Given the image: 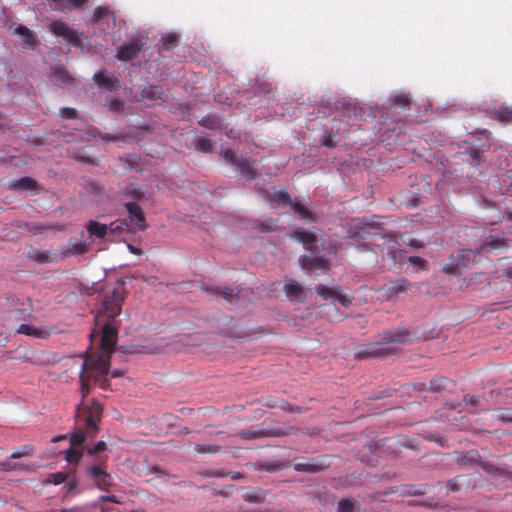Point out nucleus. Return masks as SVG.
I'll return each mask as SVG.
<instances>
[{
    "mask_svg": "<svg viewBox=\"0 0 512 512\" xmlns=\"http://www.w3.org/2000/svg\"><path fill=\"white\" fill-rule=\"evenodd\" d=\"M18 464L12 463L9 459L0 462V471H17Z\"/></svg>",
    "mask_w": 512,
    "mask_h": 512,
    "instance_id": "nucleus-57",
    "label": "nucleus"
},
{
    "mask_svg": "<svg viewBox=\"0 0 512 512\" xmlns=\"http://www.w3.org/2000/svg\"><path fill=\"white\" fill-rule=\"evenodd\" d=\"M125 299V287L123 282H118L112 289H107L104 293L97 319L100 321L102 317L114 319L120 315L122 304Z\"/></svg>",
    "mask_w": 512,
    "mask_h": 512,
    "instance_id": "nucleus-4",
    "label": "nucleus"
},
{
    "mask_svg": "<svg viewBox=\"0 0 512 512\" xmlns=\"http://www.w3.org/2000/svg\"><path fill=\"white\" fill-rule=\"evenodd\" d=\"M242 498L248 503H262L265 501V492L260 488H255L244 492Z\"/></svg>",
    "mask_w": 512,
    "mask_h": 512,
    "instance_id": "nucleus-29",
    "label": "nucleus"
},
{
    "mask_svg": "<svg viewBox=\"0 0 512 512\" xmlns=\"http://www.w3.org/2000/svg\"><path fill=\"white\" fill-rule=\"evenodd\" d=\"M322 145L326 146L328 148H334V147H336L337 143L334 140V137L331 134H329V135H324L323 136V138H322Z\"/></svg>",
    "mask_w": 512,
    "mask_h": 512,
    "instance_id": "nucleus-61",
    "label": "nucleus"
},
{
    "mask_svg": "<svg viewBox=\"0 0 512 512\" xmlns=\"http://www.w3.org/2000/svg\"><path fill=\"white\" fill-rule=\"evenodd\" d=\"M318 296L324 300L332 299L334 302H339L343 307L347 308L352 304V297L344 294L341 287H327L323 284H318L315 287Z\"/></svg>",
    "mask_w": 512,
    "mask_h": 512,
    "instance_id": "nucleus-6",
    "label": "nucleus"
},
{
    "mask_svg": "<svg viewBox=\"0 0 512 512\" xmlns=\"http://www.w3.org/2000/svg\"><path fill=\"white\" fill-rule=\"evenodd\" d=\"M73 158L79 162L87 163V164H94V160L88 156H83L80 154L73 155Z\"/></svg>",
    "mask_w": 512,
    "mask_h": 512,
    "instance_id": "nucleus-64",
    "label": "nucleus"
},
{
    "mask_svg": "<svg viewBox=\"0 0 512 512\" xmlns=\"http://www.w3.org/2000/svg\"><path fill=\"white\" fill-rule=\"evenodd\" d=\"M283 290L290 301L303 298V287L296 280L290 279L287 281Z\"/></svg>",
    "mask_w": 512,
    "mask_h": 512,
    "instance_id": "nucleus-17",
    "label": "nucleus"
},
{
    "mask_svg": "<svg viewBox=\"0 0 512 512\" xmlns=\"http://www.w3.org/2000/svg\"><path fill=\"white\" fill-rule=\"evenodd\" d=\"M237 436H239L242 439L248 440L264 437L266 436V433L263 430L250 429L237 433Z\"/></svg>",
    "mask_w": 512,
    "mask_h": 512,
    "instance_id": "nucleus-42",
    "label": "nucleus"
},
{
    "mask_svg": "<svg viewBox=\"0 0 512 512\" xmlns=\"http://www.w3.org/2000/svg\"><path fill=\"white\" fill-rule=\"evenodd\" d=\"M128 230V223L126 220L117 219L107 225V231L110 234H120Z\"/></svg>",
    "mask_w": 512,
    "mask_h": 512,
    "instance_id": "nucleus-35",
    "label": "nucleus"
},
{
    "mask_svg": "<svg viewBox=\"0 0 512 512\" xmlns=\"http://www.w3.org/2000/svg\"><path fill=\"white\" fill-rule=\"evenodd\" d=\"M49 29L54 35L62 37L68 43L73 45L80 44V38L77 33L62 21L55 20L51 22Z\"/></svg>",
    "mask_w": 512,
    "mask_h": 512,
    "instance_id": "nucleus-9",
    "label": "nucleus"
},
{
    "mask_svg": "<svg viewBox=\"0 0 512 512\" xmlns=\"http://www.w3.org/2000/svg\"><path fill=\"white\" fill-rule=\"evenodd\" d=\"M179 37L176 34H171L163 37V47L164 49H171L172 47L177 45Z\"/></svg>",
    "mask_w": 512,
    "mask_h": 512,
    "instance_id": "nucleus-54",
    "label": "nucleus"
},
{
    "mask_svg": "<svg viewBox=\"0 0 512 512\" xmlns=\"http://www.w3.org/2000/svg\"><path fill=\"white\" fill-rule=\"evenodd\" d=\"M195 148L204 153H210L213 150V143L206 137H199L195 140Z\"/></svg>",
    "mask_w": 512,
    "mask_h": 512,
    "instance_id": "nucleus-38",
    "label": "nucleus"
},
{
    "mask_svg": "<svg viewBox=\"0 0 512 512\" xmlns=\"http://www.w3.org/2000/svg\"><path fill=\"white\" fill-rule=\"evenodd\" d=\"M106 468L102 464L91 465L87 468V474L94 481L99 476H101L102 472L105 471Z\"/></svg>",
    "mask_w": 512,
    "mask_h": 512,
    "instance_id": "nucleus-46",
    "label": "nucleus"
},
{
    "mask_svg": "<svg viewBox=\"0 0 512 512\" xmlns=\"http://www.w3.org/2000/svg\"><path fill=\"white\" fill-rule=\"evenodd\" d=\"M194 450L200 454H205V453L216 454V453L220 452L221 447L218 445H214V444L206 445V444L197 443L194 445Z\"/></svg>",
    "mask_w": 512,
    "mask_h": 512,
    "instance_id": "nucleus-40",
    "label": "nucleus"
},
{
    "mask_svg": "<svg viewBox=\"0 0 512 512\" xmlns=\"http://www.w3.org/2000/svg\"><path fill=\"white\" fill-rule=\"evenodd\" d=\"M199 124L207 129H219L221 126L219 120L216 117L211 116L203 117L199 121Z\"/></svg>",
    "mask_w": 512,
    "mask_h": 512,
    "instance_id": "nucleus-44",
    "label": "nucleus"
},
{
    "mask_svg": "<svg viewBox=\"0 0 512 512\" xmlns=\"http://www.w3.org/2000/svg\"><path fill=\"white\" fill-rule=\"evenodd\" d=\"M234 166L239 170L241 176L245 177L247 180L254 179L255 172L249 160L239 158Z\"/></svg>",
    "mask_w": 512,
    "mask_h": 512,
    "instance_id": "nucleus-28",
    "label": "nucleus"
},
{
    "mask_svg": "<svg viewBox=\"0 0 512 512\" xmlns=\"http://www.w3.org/2000/svg\"><path fill=\"white\" fill-rule=\"evenodd\" d=\"M414 340L411 332L406 328H395L384 331L374 343L359 346L355 351L358 359L386 357L395 354L397 348L394 344H409Z\"/></svg>",
    "mask_w": 512,
    "mask_h": 512,
    "instance_id": "nucleus-1",
    "label": "nucleus"
},
{
    "mask_svg": "<svg viewBox=\"0 0 512 512\" xmlns=\"http://www.w3.org/2000/svg\"><path fill=\"white\" fill-rule=\"evenodd\" d=\"M60 115L66 119L77 118V111L74 108L64 107L60 110Z\"/></svg>",
    "mask_w": 512,
    "mask_h": 512,
    "instance_id": "nucleus-56",
    "label": "nucleus"
},
{
    "mask_svg": "<svg viewBox=\"0 0 512 512\" xmlns=\"http://www.w3.org/2000/svg\"><path fill=\"white\" fill-rule=\"evenodd\" d=\"M291 208L293 211L298 214L302 219H307L312 222H315L317 220V216L314 212L307 209L302 203H300L297 200H293L291 203Z\"/></svg>",
    "mask_w": 512,
    "mask_h": 512,
    "instance_id": "nucleus-27",
    "label": "nucleus"
},
{
    "mask_svg": "<svg viewBox=\"0 0 512 512\" xmlns=\"http://www.w3.org/2000/svg\"><path fill=\"white\" fill-rule=\"evenodd\" d=\"M202 289L208 294H211L216 297H222L229 303H232L234 298L238 297V292H235L234 289L228 286H219L209 283H203Z\"/></svg>",
    "mask_w": 512,
    "mask_h": 512,
    "instance_id": "nucleus-11",
    "label": "nucleus"
},
{
    "mask_svg": "<svg viewBox=\"0 0 512 512\" xmlns=\"http://www.w3.org/2000/svg\"><path fill=\"white\" fill-rule=\"evenodd\" d=\"M87 251H88V245L83 242L75 243V244L71 245V247L67 250V252L69 254H73V255H81V254L86 253Z\"/></svg>",
    "mask_w": 512,
    "mask_h": 512,
    "instance_id": "nucleus-49",
    "label": "nucleus"
},
{
    "mask_svg": "<svg viewBox=\"0 0 512 512\" xmlns=\"http://www.w3.org/2000/svg\"><path fill=\"white\" fill-rule=\"evenodd\" d=\"M465 267L464 263L455 262L453 259L450 263L443 266L442 270L448 274H460L461 269Z\"/></svg>",
    "mask_w": 512,
    "mask_h": 512,
    "instance_id": "nucleus-43",
    "label": "nucleus"
},
{
    "mask_svg": "<svg viewBox=\"0 0 512 512\" xmlns=\"http://www.w3.org/2000/svg\"><path fill=\"white\" fill-rule=\"evenodd\" d=\"M107 445L104 441H99L93 448L87 450L89 455H95L106 449Z\"/></svg>",
    "mask_w": 512,
    "mask_h": 512,
    "instance_id": "nucleus-60",
    "label": "nucleus"
},
{
    "mask_svg": "<svg viewBox=\"0 0 512 512\" xmlns=\"http://www.w3.org/2000/svg\"><path fill=\"white\" fill-rule=\"evenodd\" d=\"M110 9L104 6H98L92 16V19L95 23L99 22L103 18L107 17L110 14Z\"/></svg>",
    "mask_w": 512,
    "mask_h": 512,
    "instance_id": "nucleus-47",
    "label": "nucleus"
},
{
    "mask_svg": "<svg viewBox=\"0 0 512 512\" xmlns=\"http://www.w3.org/2000/svg\"><path fill=\"white\" fill-rule=\"evenodd\" d=\"M297 429L294 427H287L286 429L282 428H276L272 432V435L274 436H284V435H291L293 434Z\"/></svg>",
    "mask_w": 512,
    "mask_h": 512,
    "instance_id": "nucleus-59",
    "label": "nucleus"
},
{
    "mask_svg": "<svg viewBox=\"0 0 512 512\" xmlns=\"http://www.w3.org/2000/svg\"><path fill=\"white\" fill-rule=\"evenodd\" d=\"M470 255H471V251L463 249V250L458 251L457 254L452 257V259L455 262L464 263L465 267H466L470 260Z\"/></svg>",
    "mask_w": 512,
    "mask_h": 512,
    "instance_id": "nucleus-50",
    "label": "nucleus"
},
{
    "mask_svg": "<svg viewBox=\"0 0 512 512\" xmlns=\"http://www.w3.org/2000/svg\"><path fill=\"white\" fill-rule=\"evenodd\" d=\"M86 229L90 236H94L99 239H103L108 235L107 225L99 223L95 220H90L86 224Z\"/></svg>",
    "mask_w": 512,
    "mask_h": 512,
    "instance_id": "nucleus-25",
    "label": "nucleus"
},
{
    "mask_svg": "<svg viewBox=\"0 0 512 512\" xmlns=\"http://www.w3.org/2000/svg\"><path fill=\"white\" fill-rule=\"evenodd\" d=\"M93 80L99 88H103L109 92L116 91L120 86L119 80L114 75L104 71L95 73Z\"/></svg>",
    "mask_w": 512,
    "mask_h": 512,
    "instance_id": "nucleus-13",
    "label": "nucleus"
},
{
    "mask_svg": "<svg viewBox=\"0 0 512 512\" xmlns=\"http://www.w3.org/2000/svg\"><path fill=\"white\" fill-rule=\"evenodd\" d=\"M274 199L289 206L293 202V200L290 198L289 193L286 190H280L275 192Z\"/></svg>",
    "mask_w": 512,
    "mask_h": 512,
    "instance_id": "nucleus-51",
    "label": "nucleus"
},
{
    "mask_svg": "<svg viewBox=\"0 0 512 512\" xmlns=\"http://www.w3.org/2000/svg\"><path fill=\"white\" fill-rule=\"evenodd\" d=\"M409 263L413 266H417L422 271L428 270V262L419 256H410L408 259Z\"/></svg>",
    "mask_w": 512,
    "mask_h": 512,
    "instance_id": "nucleus-52",
    "label": "nucleus"
},
{
    "mask_svg": "<svg viewBox=\"0 0 512 512\" xmlns=\"http://www.w3.org/2000/svg\"><path fill=\"white\" fill-rule=\"evenodd\" d=\"M274 226H275L274 222L272 220H269L265 223H261L259 225V229L261 232H270L274 229Z\"/></svg>",
    "mask_w": 512,
    "mask_h": 512,
    "instance_id": "nucleus-63",
    "label": "nucleus"
},
{
    "mask_svg": "<svg viewBox=\"0 0 512 512\" xmlns=\"http://www.w3.org/2000/svg\"><path fill=\"white\" fill-rule=\"evenodd\" d=\"M89 0H51L54 9L72 11L83 7Z\"/></svg>",
    "mask_w": 512,
    "mask_h": 512,
    "instance_id": "nucleus-19",
    "label": "nucleus"
},
{
    "mask_svg": "<svg viewBox=\"0 0 512 512\" xmlns=\"http://www.w3.org/2000/svg\"><path fill=\"white\" fill-rule=\"evenodd\" d=\"M118 338L117 328L112 326L110 322H107L102 327V335H101V351L98 353H92L87 355L85 358H99L107 356L108 358V368L110 367V358L111 354L114 351V347L116 345Z\"/></svg>",
    "mask_w": 512,
    "mask_h": 512,
    "instance_id": "nucleus-5",
    "label": "nucleus"
},
{
    "mask_svg": "<svg viewBox=\"0 0 512 512\" xmlns=\"http://www.w3.org/2000/svg\"><path fill=\"white\" fill-rule=\"evenodd\" d=\"M302 266L307 270H327L329 268L328 262L323 257H304Z\"/></svg>",
    "mask_w": 512,
    "mask_h": 512,
    "instance_id": "nucleus-23",
    "label": "nucleus"
},
{
    "mask_svg": "<svg viewBox=\"0 0 512 512\" xmlns=\"http://www.w3.org/2000/svg\"><path fill=\"white\" fill-rule=\"evenodd\" d=\"M464 401L473 407H477L480 404V396L477 395H465Z\"/></svg>",
    "mask_w": 512,
    "mask_h": 512,
    "instance_id": "nucleus-62",
    "label": "nucleus"
},
{
    "mask_svg": "<svg viewBox=\"0 0 512 512\" xmlns=\"http://www.w3.org/2000/svg\"><path fill=\"white\" fill-rule=\"evenodd\" d=\"M463 160L469 162L472 166H478L482 161V153L476 148H467L463 152Z\"/></svg>",
    "mask_w": 512,
    "mask_h": 512,
    "instance_id": "nucleus-30",
    "label": "nucleus"
},
{
    "mask_svg": "<svg viewBox=\"0 0 512 512\" xmlns=\"http://www.w3.org/2000/svg\"><path fill=\"white\" fill-rule=\"evenodd\" d=\"M108 370V358L107 356L99 358H85L81 365L80 372V392L82 395L81 403H85V398L90 393V383L94 381L101 388H106L108 385L107 374Z\"/></svg>",
    "mask_w": 512,
    "mask_h": 512,
    "instance_id": "nucleus-3",
    "label": "nucleus"
},
{
    "mask_svg": "<svg viewBox=\"0 0 512 512\" xmlns=\"http://www.w3.org/2000/svg\"><path fill=\"white\" fill-rule=\"evenodd\" d=\"M27 256L29 259L34 260L40 264L51 263L57 260L56 254L51 253L49 251H41L35 248H32L28 252Z\"/></svg>",
    "mask_w": 512,
    "mask_h": 512,
    "instance_id": "nucleus-20",
    "label": "nucleus"
},
{
    "mask_svg": "<svg viewBox=\"0 0 512 512\" xmlns=\"http://www.w3.org/2000/svg\"><path fill=\"white\" fill-rule=\"evenodd\" d=\"M16 332L18 334H24V335L31 336L34 338H39V339H45L49 336V332L47 330H43V329H40L33 325H29V324H21L16 329Z\"/></svg>",
    "mask_w": 512,
    "mask_h": 512,
    "instance_id": "nucleus-21",
    "label": "nucleus"
},
{
    "mask_svg": "<svg viewBox=\"0 0 512 512\" xmlns=\"http://www.w3.org/2000/svg\"><path fill=\"white\" fill-rule=\"evenodd\" d=\"M93 482L98 489L103 491H108L109 488L113 485L112 476L106 470L103 471L101 476H99Z\"/></svg>",
    "mask_w": 512,
    "mask_h": 512,
    "instance_id": "nucleus-32",
    "label": "nucleus"
},
{
    "mask_svg": "<svg viewBox=\"0 0 512 512\" xmlns=\"http://www.w3.org/2000/svg\"><path fill=\"white\" fill-rule=\"evenodd\" d=\"M162 94V89L155 85H149L141 92L142 98L146 100H159L162 98Z\"/></svg>",
    "mask_w": 512,
    "mask_h": 512,
    "instance_id": "nucleus-31",
    "label": "nucleus"
},
{
    "mask_svg": "<svg viewBox=\"0 0 512 512\" xmlns=\"http://www.w3.org/2000/svg\"><path fill=\"white\" fill-rule=\"evenodd\" d=\"M15 34L21 36L23 43L29 47H33L37 44V36L26 26L18 25L15 29Z\"/></svg>",
    "mask_w": 512,
    "mask_h": 512,
    "instance_id": "nucleus-26",
    "label": "nucleus"
},
{
    "mask_svg": "<svg viewBox=\"0 0 512 512\" xmlns=\"http://www.w3.org/2000/svg\"><path fill=\"white\" fill-rule=\"evenodd\" d=\"M391 106L393 107H407L410 104V99L407 95L400 94L395 96L392 100Z\"/></svg>",
    "mask_w": 512,
    "mask_h": 512,
    "instance_id": "nucleus-48",
    "label": "nucleus"
},
{
    "mask_svg": "<svg viewBox=\"0 0 512 512\" xmlns=\"http://www.w3.org/2000/svg\"><path fill=\"white\" fill-rule=\"evenodd\" d=\"M359 505L350 499H341L337 505V512H359Z\"/></svg>",
    "mask_w": 512,
    "mask_h": 512,
    "instance_id": "nucleus-33",
    "label": "nucleus"
},
{
    "mask_svg": "<svg viewBox=\"0 0 512 512\" xmlns=\"http://www.w3.org/2000/svg\"><path fill=\"white\" fill-rule=\"evenodd\" d=\"M123 194L127 197H130L134 200H140L143 198L144 193L141 191V189L137 185H129L125 188V191Z\"/></svg>",
    "mask_w": 512,
    "mask_h": 512,
    "instance_id": "nucleus-41",
    "label": "nucleus"
},
{
    "mask_svg": "<svg viewBox=\"0 0 512 512\" xmlns=\"http://www.w3.org/2000/svg\"><path fill=\"white\" fill-rule=\"evenodd\" d=\"M53 74L54 77L61 83H70L73 80L68 71L61 67L56 68Z\"/></svg>",
    "mask_w": 512,
    "mask_h": 512,
    "instance_id": "nucleus-45",
    "label": "nucleus"
},
{
    "mask_svg": "<svg viewBox=\"0 0 512 512\" xmlns=\"http://www.w3.org/2000/svg\"><path fill=\"white\" fill-rule=\"evenodd\" d=\"M33 454V448L31 446H24L22 449L14 451L10 455V459H17L23 456H31Z\"/></svg>",
    "mask_w": 512,
    "mask_h": 512,
    "instance_id": "nucleus-53",
    "label": "nucleus"
},
{
    "mask_svg": "<svg viewBox=\"0 0 512 512\" xmlns=\"http://www.w3.org/2000/svg\"><path fill=\"white\" fill-rule=\"evenodd\" d=\"M83 456V451L78 447L70 446L65 451V460L70 464H77Z\"/></svg>",
    "mask_w": 512,
    "mask_h": 512,
    "instance_id": "nucleus-34",
    "label": "nucleus"
},
{
    "mask_svg": "<svg viewBox=\"0 0 512 512\" xmlns=\"http://www.w3.org/2000/svg\"><path fill=\"white\" fill-rule=\"evenodd\" d=\"M125 207L129 214V221L139 230H146L148 228V224L142 208L136 202H127Z\"/></svg>",
    "mask_w": 512,
    "mask_h": 512,
    "instance_id": "nucleus-10",
    "label": "nucleus"
},
{
    "mask_svg": "<svg viewBox=\"0 0 512 512\" xmlns=\"http://www.w3.org/2000/svg\"><path fill=\"white\" fill-rule=\"evenodd\" d=\"M8 188L10 190L33 191L36 193L40 191L39 183L35 179L28 176L10 181Z\"/></svg>",
    "mask_w": 512,
    "mask_h": 512,
    "instance_id": "nucleus-15",
    "label": "nucleus"
},
{
    "mask_svg": "<svg viewBox=\"0 0 512 512\" xmlns=\"http://www.w3.org/2000/svg\"><path fill=\"white\" fill-rule=\"evenodd\" d=\"M32 315V308L31 307H23V308H13L9 311H7L6 319L8 321H25L29 319Z\"/></svg>",
    "mask_w": 512,
    "mask_h": 512,
    "instance_id": "nucleus-24",
    "label": "nucleus"
},
{
    "mask_svg": "<svg viewBox=\"0 0 512 512\" xmlns=\"http://www.w3.org/2000/svg\"><path fill=\"white\" fill-rule=\"evenodd\" d=\"M409 287V283L406 279H397L389 281L383 285L381 292L383 297L386 299H392L399 293L405 292Z\"/></svg>",
    "mask_w": 512,
    "mask_h": 512,
    "instance_id": "nucleus-12",
    "label": "nucleus"
},
{
    "mask_svg": "<svg viewBox=\"0 0 512 512\" xmlns=\"http://www.w3.org/2000/svg\"><path fill=\"white\" fill-rule=\"evenodd\" d=\"M336 109L341 117L346 120L358 119L360 117V110L356 103L352 100H341L336 104Z\"/></svg>",
    "mask_w": 512,
    "mask_h": 512,
    "instance_id": "nucleus-14",
    "label": "nucleus"
},
{
    "mask_svg": "<svg viewBox=\"0 0 512 512\" xmlns=\"http://www.w3.org/2000/svg\"><path fill=\"white\" fill-rule=\"evenodd\" d=\"M506 246V240L502 237L487 236L480 245L482 252H492Z\"/></svg>",
    "mask_w": 512,
    "mask_h": 512,
    "instance_id": "nucleus-18",
    "label": "nucleus"
},
{
    "mask_svg": "<svg viewBox=\"0 0 512 512\" xmlns=\"http://www.w3.org/2000/svg\"><path fill=\"white\" fill-rule=\"evenodd\" d=\"M223 158L227 163H230L231 165H235L237 160L239 159L236 154L231 149H226L223 152Z\"/></svg>",
    "mask_w": 512,
    "mask_h": 512,
    "instance_id": "nucleus-55",
    "label": "nucleus"
},
{
    "mask_svg": "<svg viewBox=\"0 0 512 512\" xmlns=\"http://www.w3.org/2000/svg\"><path fill=\"white\" fill-rule=\"evenodd\" d=\"M490 117L502 123H512V107L501 106L490 111Z\"/></svg>",
    "mask_w": 512,
    "mask_h": 512,
    "instance_id": "nucleus-22",
    "label": "nucleus"
},
{
    "mask_svg": "<svg viewBox=\"0 0 512 512\" xmlns=\"http://www.w3.org/2000/svg\"><path fill=\"white\" fill-rule=\"evenodd\" d=\"M68 473L66 472H56L51 473L48 475V477L44 480L45 484H54L59 485L64 483L68 479Z\"/></svg>",
    "mask_w": 512,
    "mask_h": 512,
    "instance_id": "nucleus-37",
    "label": "nucleus"
},
{
    "mask_svg": "<svg viewBox=\"0 0 512 512\" xmlns=\"http://www.w3.org/2000/svg\"><path fill=\"white\" fill-rule=\"evenodd\" d=\"M103 408L102 405L92 400L91 405L79 403L77 405L76 419L78 424H83L85 429L78 428L70 435V444L73 447L81 446L86 438L95 437L99 431L98 424L102 418Z\"/></svg>",
    "mask_w": 512,
    "mask_h": 512,
    "instance_id": "nucleus-2",
    "label": "nucleus"
},
{
    "mask_svg": "<svg viewBox=\"0 0 512 512\" xmlns=\"http://www.w3.org/2000/svg\"><path fill=\"white\" fill-rule=\"evenodd\" d=\"M143 46L144 42L142 39L136 38L119 46L117 49L116 57L120 61H129L142 51Z\"/></svg>",
    "mask_w": 512,
    "mask_h": 512,
    "instance_id": "nucleus-8",
    "label": "nucleus"
},
{
    "mask_svg": "<svg viewBox=\"0 0 512 512\" xmlns=\"http://www.w3.org/2000/svg\"><path fill=\"white\" fill-rule=\"evenodd\" d=\"M330 466V462L326 456L314 458H305L302 461L295 462L293 467L298 472L317 473L323 471Z\"/></svg>",
    "mask_w": 512,
    "mask_h": 512,
    "instance_id": "nucleus-7",
    "label": "nucleus"
},
{
    "mask_svg": "<svg viewBox=\"0 0 512 512\" xmlns=\"http://www.w3.org/2000/svg\"><path fill=\"white\" fill-rule=\"evenodd\" d=\"M449 382V379L446 377L433 378L430 381V389L433 392H441L442 390L446 389Z\"/></svg>",
    "mask_w": 512,
    "mask_h": 512,
    "instance_id": "nucleus-39",
    "label": "nucleus"
},
{
    "mask_svg": "<svg viewBox=\"0 0 512 512\" xmlns=\"http://www.w3.org/2000/svg\"><path fill=\"white\" fill-rule=\"evenodd\" d=\"M292 238L301 242L304 248L307 250H312L313 246L317 242V236L314 233L302 228H298L297 230H295L292 234Z\"/></svg>",
    "mask_w": 512,
    "mask_h": 512,
    "instance_id": "nucleus-16",
    "label": "nucleus"
},
{
    "mask_svg": "<svg viewBox=\"0 0 512 512\" xmlns=\"http://www.w3.org/2000/svg\"><path fill=\"white\" fill-rule=\"evenodd\" d=\"M493 417L497 421L512 423V408H496Z\"/></svg>",
    "mask_w": 512,
    "mask_h": 512,
    "instance_id": "nucleus-36",
    "label": "nucleus"
},
{
    "mask_svg": "<svg viewBox=\"0 0 512 512\" xmlns=\"http://www.w3.org/2000/svg\"><path fill=\"white\" fill-rule=\"evenodd\" d=\"M137 160L138 157L135 154H128L125 157H120V161L127 164L129 168H133Z\"/></svg>",
    "mask_w": 512,
    "mask_h": 512,
    "instance_id": "nucleus-58",
    "label": "nucleus"
}]
</instances>
